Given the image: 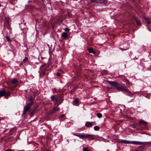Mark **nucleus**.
I'll list each match as a JSON object with an SVG mask.
<instances>
[{
    "instance_id": "31",
    "label": "nucleus",
    "mask_w": 151,
    "mask_h": 151,
    "mask_svg": "<svg viewBox=\"0 0 151 151\" xmlns=\"http://www.w3.org/2000/svg\"><path fill=\"white\" fill-rule=\"evenodd\" d=\"M61 116L62 117H63L64 116V114H62V115Z\"/></svg>"
},
{
    "instance_id": "4",
    "label": "nucleus",
    "mask_w": 151,
    "mask_h": 151,
    "mask_svg": "<svg viewBox=\"0 0 151 151\" xmlns=\"http://www.w3.org/2000/svg\"><path fill=\"white\" fill-rule=\"evenodd\" d=\"M73 135L75 136L78 137L80 139H86V134L84 133L78 134H74Z\"/></svg>"
},
{
    "instance_id": "15",
    "label": "nucleus",
    "mask_w": 151,
    "mask_h": 151,
    "mask_svg": "<svg viewBox=\"0 0 151 151\" xmlns=\"http://www.w3.org/2000/svg\"><path fill=\"white\" fill-rule=\"evenodd\" d=\"M123 142L125 144H132V141H129L125 140H123Z\"/></svg>"
},
{
    "instance_id": "32",
    "label": "nucleus",
    "mask_w": 151,
    "mask_h": 151,
    "mask_svg": "<svg viewBox=\"0 0 151 151\" xmlns=\"http://www.w3.org/2000/svg\"><path fill=\"white\" fill-rule=\"evenodd\" d=\"M148 143L150 144L151 145V141L149 142Z\"/></svg>"
},
{
    "instance_id": "17",
    "label": "nucleus",
    "mask_w": 151,
    "mask_h": 151,
    "mask_svg": "<svg viewBox=\"0 0 151 151\" xmlns=\"http://www.w3.org/2000/svg\"><path fill=\"white\" fill-rule=\"evenodd\" d=\"M56 98L55 97V96L54 95H52L50 97V99L51 101H55V99Z\"/></svg>"
},
{
    "instance_id": "30",
    "label": "nucleus",
    "mask_w": 151,
    "mask_h": 151,
    "mask_svg": "<svg viewBox=\"0 0 151 151\" xmlns=\"http://www.w3.org/2000/svg\"><path fill=\"white\" fill-rule=\"evenodd\" d=\"M6 151H11V150L9 149H8L6 150Z\"/></svg>"
},
{
    "instance_id": "24",
    "label": "nucleus",
    "mask_w": 151,
    "mask_h": 151,
    "mask_svg": "<svg viewBox=\"0 0 151 151\" xmlns=\"http://www.w3.org/2000/svg\"><path fill=\"white\" fill-rule=\"evenodd\" d=\"M146 22H147L148 24H149L150 23V19H145Z\"/></svg>"
},
{
    "instance_id": "11",
    "label": "nucleus",
    "mask_w": 151,
    "mask_h": 151,
    "mask_svg": "<svg viewBox=\"0 0 151 151\" xmlns=\"http://www.w3.org/2000/svg\"><path fill=\"white\" fill-rule=\"evenodd\" d=\"M78 102L79 101L78 99H76L74 101H73V105L76 106H77Z\"/></svg>"
},
{
    "instance_id": "22",
    "label": "nucleus",
    "mask_w": 151,
    "mask_h": 151,
    "mask_svg": "<svg viewBox=\"0 0 151 151\" xmlns=\"http://www.w3.org/2000/svg\"><path fill=\"white\" fill-rule=\"evenodd\" d=\"M97 116L98 117L101 118V117H102V114L101 113H98L97 114Z\"/></svg>"
},
{
    "instance_id": "19",
    "label": "nucleus",
    "mask_w": 151,
    "mask_h": 151,
    "mask_svg": "<svg viewBox=\"0 0 151 151\" xmlns=\"http://www.w3.org/2000/svg\"><path fill=\"white\" fill-rule=\"evenodd\" d=\"M36 112V110H34L30 114L31 116H32Z\"/></svg>"
},
{
    "instance_id": "26",
    "label": "nucleus",
    "mask_w": 151,
    "mask_h": 151,
    "mask_svg": "<svg viewBox=\"0 0 151 151\" xmlns=\"http://www.w3.org/2000/svg\"><path fill=\"white\" fill-rule=\"evenodd\" d=\"M83 151H89L88 150L86 147H84L83 149Z\"/></svg>"
},
{
    "instance_id": "8",
    "label": "nucleus",
    "mask_w": 151,
    "mask_h": 151,
    "mask_svg": "<svg viewBox=\"0 0 151 151\" xmlns=\"http://www.w3.org/2000/svg\"><path fill=\"white\" fill-rule=\"evenodd\" d=\"M62 101H63V100L60 96H58L55 99V101L57 102L60 103Z\"/></svg>"
},
{
    "instance_id": "36",
    "label": "nucleus",
    "mask_w": 151,
    "mask_h": 151,
    "mask_svg": "<svg viewBox=\"0 0 151 151\" xmlns=\"http://www.w3.org/2000/svg\"><path fill=\"white\" fill-rule=\"evenodd\" d=\"M133 19H137L136 18H134Z\"/></svg>"
},
{
    "instance_id": "3",
    "label": "nucleus",
    "mask_w": 151,
    "mask_h": 151,
    "mask_svg": "<svg viewBox=\"0 0 151 151\" xmlns=\"http://www.w3.org/2000/svg\"><path fill=\"white\" fill-rule=\"evenodd\" d=\"M32 106V103H28L25 106L22 115H24L29 109Z\"/></svg>"
},
{
    "instance_id": "34",
    "label": "nucleus",
    "mask_w": 151,
    "mask_h": 151,
    "mask_svg": "<svg viewBox=\"0 0 151 151\" xmlns=\"http://www.w3.org/2000/svg\"><path fill=\"white\" fill-rule=\"evenodd\" d=\"M100 138H101V139H104L102 137H100Z\"/></svg>"
},
{
    "instance_id": "21",
    "label": "nucleus",
    "mask_w": 151,
    "mask_h": 151,
    "mask_svg": "<svg viewBox=\"0 0 151 151\" xmlns=\"http://www.w3.org/2000/svg\"><path fill=\"white\" fill-rule=\"evenodd\" d=\"M94 129L95 130L97 131L99 129V127L98 126H96L94 127Z\"/></svg>"
},
{
    "instance_id": "37",
    "label": "nucleus",
    "mask_w": 151,
    "mask_h": 151,
    "mask_svg": "<svg viewBox=\"0 0 151 151\" xmlns=\"http://www.w3.org/2000/svg\"><path fill=\"white\" fill-rule=\"evenodd\" d=\"M1 5L0 4V7L1 6Z\"/></svg>"
},
{
    "instance_id": "5",
    "label": "nucleus",
    "mask_w": 151,
    "mask_h": 151,
    "mask_svg": "<svg viewBox=\"0 0 151 151\" xmlns=\"http://www.w3.org/2000/svg\"><path fill=\"white\" fill-rule=\"evenodd\" d=\"M86 139L88 138V140H93L94 139L95 136L94 135H91L88 134H86Z\"/></svg>"
},
{
    "instance_id": "14",
    "label": "nucleus",
    "mask_w": 151,
    "mask_h": 151,
    "mask_svg": "<svg viewBox=\"0 0 151 151\" xmlns=\"http://www.w3.org/2000/svg\"><path fill=\"white\" fill-rule=\"evenodd\" d=\"M88 50L89 52L90 53H92L94 54L95 53V51L92 48H90L88 49Z\"/></svg>"
},
{
    "instance_id": "20",
    "label": "nucleus",
    "mask_w": 151,
    "mask_h": 151,
    "mask_svg": "<svg viewBox=\"0 0 151 151\" xmlns=\"http://www.w3.org/2000/svg\"><path fill=\"white\" fill-rule=\"evenodd\" d=\"M28 58L27 57H25L22 61V63H25V62L27 61Z\"/></svg>"
},
{
    "instance_id": "18",
    "label": "nucleus",
    "mask_w": 151,
    "mask_h": 151,
    "mask_svg": "<svg viewBox=\"0 0 151 151\" xmlns=\"http://www.w3.org/2000/svg\"><path fill=\"white\" fill-rule=\"evenodd\" d=\"M18 82V80L15 78L12 81V83H16Z\"/></svg>"
},
{
    "instance_id": "10",
    "label": "nucleus",
    "mask_w": 151,
    "mask_h": 151,
    "mask_svg": "<svg viewBox=\"0 0 151 151\" xmlns=\"http://www.w3.org/2000/svg\"><path fill=\"white\" fill-rule=\"evenodd\" d=\"M92 2L99 3H103L104 2L105 0H90Z\"/></svg>"
},
{
    "instance_id": "23",
    "label": "nucleus",
    "mask_w": 151,
    "mask_h": 151,
    "mask_svg": "<svg viewBox=\"0 0 151 151\" xmlns=\"http://www.w3.org/2000/svg\"><path fill=\"white\" fill-rule=\"evenodd\" d=\"M135 21L137 25H140V23L139 19H135Z\"/></svg>"
},
{
    "instance_id": "9",
    "label": "nucleus",
    "mask_w": 151,
    "mask_h": 151,
    "mask_svg": "<svg viewBox=\"0 0 151 151\" xmlns=\"http://www.w3.org/2000/svg\"><path fill=\"white\" fill-rule=\"evenodd\" d=\"M59 108L58 107H54L50 111L51 113H55V112L58 111L59 109Z\"/></svg>"
},
{
    "instance_id": "29",
    "label": "nucleus",
    "mask_w": 151,
    "mask_h": 151,
    "mask_svg": "<svg viewBox=\"0 0 151 151\" xmlns=\"http://www.w3.org/2000/svg\"><path fill=\"white\" fill-rule=\"evenodd\" d=\"M62 102V101L61 102L59 103L58 104V105H57V107L59 105H60V104H61Z\"/></svg>"
},
{
    "instance_id": "35",
    "label": "nucleus",
    "mask_w": 151,
    "mask_h": 151,
    "mask_svg": "<svg viewBox=\"0 0 151 151\" xmlns=\"http://www.w3.org/2000/svg\"><path fill=\"white\" fill-rule=\"evenodd\" d=\"M54 90L55 91H56V89L55 88H54Z\"/></svg>"
},
{
    "instance_id": "28",
    "label": "nucleus",
    "mask_w": 151,
    "mask_h": 151,
    "mask_svg": "<svg viewBox=\"0 0 151 151\" xmlns=\"http://www.w3.org/2000/svg\"><path fill=\"white\" fill-rule=\"evenodd\" d=\"M57 75L58 76H60V74L59 73H57Z\"/></svg>"
},
{
    "instance_id": "6",
    "label": "nucleus",
    "mask_w": 151,
    "mask_h": 151,
    "mask_svg": "<svg viewBox=\"0 0 151 151\" xmlns=\"http://www.w3.org/2000/svg\"><path fill=\"white\" fill-rule=\"evenodd\" d=\"M93 124V122H87L85 124V126L87 127H91Z\"/></svg>"
},
{
    "instance_id": "13",
    "label": "nucleus",
    "mask_w": 151,
    "mask_h": 151,
    "mask_svg": "<svg viewBox=\"0 0 151 151\" xmlns=\"http://www.w3.org/2000/svg\"><path fill=\"white\" fill-rule=\"evenodd\" d=\"M139 123L141 124H142L144 125L147 124V122L143 120H140L139 122Z\"/></svg>"
},
{
    "instance_id": "7",
    "label": "nucleus",
    "mask_w": 151,
    "mask_h": 151,
    "mask_svg": "<svg viewBox=\"0 0 151 151\" xmlns=\"http://www.w3.org/2000/svg\"><path fill=\"white\" fill-rule=\"evenodd\" d=\"M143 143L144 142H142L132 141V144L133 145H142Z\"/></svg>"
},
{
    "instance_id": "2",
    "label": "nucleus",
    "mask_w": 151,
    "mask_h": 151,
    "mask_svg": "<svg viewBox=\"0 0 151 151\" xmlns=\"http://www.w3.org/2000/svg\"><path fill=\"white\" fill-rule=\"evenodd\" d=\"M10 95L9 92H6L4 90L0 91V97L5 96L6 98L9 96Z\"/></svg>"
},
{
    "instance_id": "12",
    "label": "nucleus",
    "mask_w": 151,
    "mask_h": 151,
    "mask_svg": "<svg viewBox=\"0 0 151 151\" xmlns=\"http://www.w3.org/2000/svg\"><path fill=\"white\" fill-rule=\"evenodd\" d=\"M62 36L64 38H66L68 37V35L67 33L64 32L62 33Z\"/></svg>"
},
{
    "instance_id": "33",
    "label": "nucleus",
    "mask_w": 151,
    "mask_h": 151,
    "mask_svg": "<svg viewBox=\"0 0 151 151\" xmlns=\"http://www.w3.org/2000/svg\"><path fill=\"white\" fill-rule=\"evenodd\" d=\"M143 18H144V19H148L147 18H145L144 17Z\"/></svg>"
},
{
    "instance_id": "1",
    "label": "nucleus",
    "mask_w": 151,
    "mask_h": 151,
    "mask_svg": "<svg viewBox=\"0 0 151 151\" xmlns=\"http://www.w3.org/2000/svg\"><path fill=\"white\" fill-rule=\"evenodd\" d=\"M108 83L113 86L115 87L119 91H124L128 92L129 91L126 88L123 87L120 84L118 83L111 81H108Z\"/></svg>"
},
{
    "instance_id": "25",
    "label": "nucleus",
    "mask_w": 151,
    "mask_h": 151,
    "mask_svg": "<svg viewBox=\"0 0 151 151\" xmlns=\"http://www.w3.org/2000/svg\"><path fill=\"white\" fill-rule=\"evenodd\" d=\"M6 40H7V41L9 42H10L11 41V40L9 38V37L8 36H6Z\"/></svg>"
},
{
    "instance_id": "27",
    "label": "nucleus",
    "mask_w": 151,
    "mask_h": 151,
    "mask_svg": "<svg viewBox=\"0 0 151 151\" xmlns=\"http://www.w3.org/2000/svg\"><path fill=\"white\" fill-rule=\"evenodd\" d=\"M70 29H68V28H64L63 29V30L66 31H69L70 30Z\"/></svg>"
},
{
    "instance_id": "16",
    "label": "nucleus",
    "mask_w": 151,
    "mask_h": 151,
    "mask_svg": "<svg viewBox=\"0 0 151 151\" xmlns=\"http://www.w3.org/2000/svg\"><path fill=\"white\" fill-rule=\"evenodd\" d=\"M29 101L30 102L29 103H32V105L33 104V99L31 97H30L29 99Z\"/></svg>"
}]
</instances>
